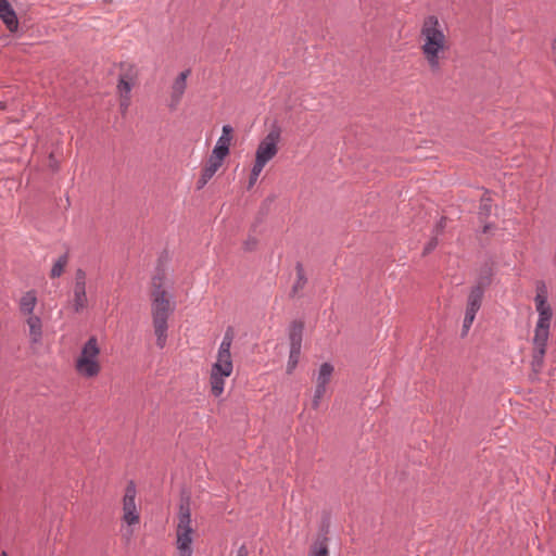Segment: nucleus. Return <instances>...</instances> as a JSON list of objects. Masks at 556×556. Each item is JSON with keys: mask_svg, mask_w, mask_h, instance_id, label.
Wrapping results in <instances>:
<instances>
[{"mask_svg": "<svg viewBox=\"0 0 556 556\" xmlns=\"http://www.w3.org/2000/svg\"><path fill=\"white\" fill-rule=\"evenodd\" d=\"M419 50L429 71L441 72L451 50L448 28L435 15L424 18L419 30Z\"/></svg>", "mask_w": 556, "mask_h": 556, "instance_id": "1", "label": "nucleus"}, {"mask_svg": "<svg viewBox=\"0 0 556 556\" xmlns=\"http://www.w3.org/2000/svg\"><path fill=\"white\" fill-rule=\"evenodd\" d=\"M534 306L538 313V320L535 324L534 334L532 339V366L535 370H539L543 365L553 319V309L551 304L548 303V293L544 285H540L536 287Z\"/></svg>", "mask_w": 556, "mask_h": 556, "instance_id": "2", "label": "nucleus"}, {"mask_svg": "<svg viewBox=\"0 0 556 556\" xmlns=\"http://www.w3.org/2000/svg\"><path fill=\"white\" fill-rule=\"evenodd\" d=\"M165 279L156 275L151 282L153 329L156 337V345L163 349L167 340V319L173 311L170 298L164 289Z\"/></svg>", "mask_w": 556, "mask_h": 556, "instance_id": "3", "label": "nucleus"}, {"mask_svg": "<svg viewBox=\"0 0 556 556\" xmlns=\"http://www.w3.org/2000/svg\"><path fill=\"white\" fill-rule=\"evenodd\" d=\"M232 341V331H226L217 350L215 362L211 366L208 383L210 391L215 397H219L224 393L226 379L229 378L233 371V362L230 351Z\"/></svg>", "mask_w": 556, "mask_h": 556, "instance_id": "4", "label": "nucleus"}, {"mask_svg": "<svg viewBox=\"0 0 556 556\" xmlns=\"http://www.w3.org/2000/svg\"><path fill=\"white\" fill-rule=\"evenodd\" d=\"M195 526L188 504H181L175 521L176 556H192Z\"/></svg>", "mask_w": 556, "mask_h": 556, "instance_id": "5", "label": "nucleus"}, {"mask_svg": "<svg viewBox=\"0 0 556 556\" xmlns=\"http://www.w3.org/2000/svg\"><path fill=\"white\" fill-rule=\"evenodd\" d=\"M101 348L97 337H90L81 346L75 358V370L78 376L91 379L96 378L102 370Z\"/></svg>", "mask_w": 556, "mask_h": 556, "instance_id": "6", "label": "nucleus"}, {"mask_svg": "<svg viewBox=\"0 0 556 556\" xmlns=\"http://www.w3.org/2000/svg\"><path fill=\"white\" fill-rule=\"evenodd\" d=\"M282 130L278 125H273L268 132L258 142L255 150L254 163L257 166L265 167L279 152Z\"/></svg>", "mask_w": 556, "mask_h": 556, "instance_id": "7", "label": "nucleus"}, {"mask_svg": "<svg viewBox=\"0 0 556 556\" xmlns=\"http://www.w3.org/2000/svg\"><path fill=\"white\" fill-rule=\"evenodd\" d=\"M137 490L134 482H129L125 489L122 501V520L126 525L124 535L130 538L134 533L132 527L140 523V509L136 502Z\"/></svg>", "mask_w": 556, "mask_h": 556, "instance_id": "8", "label": "nucleus"}, {"mask_svg": "<svg viewBox=\"0 0 556 556\" xmlns=\"http://www.w3.org/2000/svg\"><path fill=\"white\" fill-rule=\"evenodd\" d=\"M333 371L334 368L331 364L323 363L320 365L315 379V392L312 400V405L314 408H318L321 399L326 394L327 386L331 381Z\"/></svg>", "mask_w": 556, "mask_h": 556, "instance_id": "9", "label": "nucleus"}, {"mask_svg": "<svg viewBox=\"0 0 556 556\" xmlns=\"http://www.w3.org/2000/svg\"><path fill=\"white\" fill-rule=\"evenodd\" d=\"M482 298H483L482 287L481 286L473 287L471 289V291L468 295V300H467V306H466V312H465V317H464V323H463L464 333H467V331L471 327V325L475 320L476 314L481 307Z\"/></svg>", "mask_w": 556, "mask_h": 556, "instance_id": "10", "label": "nucleus"}, {"mask_svg": "<svg viewBox=\"0 0 556 556\" xmlns=\"http://www.w3.org/2000/svg\"><path fill=\"white\" fill-rule=\"evenodd\" d=\"M302 344V327L294 326L290 332V354L287 363V372L292 374L300 361Z\"/></svg>", "mask_w": 556, "mask_h": 556, "instance_id": "11", "label": "nucleus"}, {"mask_svg": "<svg viewBox=\"0 0 556 556\" xmlns=\"http://www.w3.org/2000/svg\"><path fill=\"white\" fill-rule=\"evenodd\" d=\"M191 74L190 70H185L181 73L178 74V76L174 79L172 86H170V92H169V102L168 106L170 110H176L179 105L186 89H187V79L189 75Z\"/></svg>", "mask_w": 556, "mask_h": 556, "instance_id": "12", "label": "nucleus"}, {"mask_svg": "<svg viewBox=\"0 0 556 556\" xmlns=\"http://www.w3.org/2000/svg\"><path fill=\"white\" fill-rule=\"evenodd\" d=\"M86 294V273L78 269L75 274V285L73 291V308L75 312H80L87 306Z\"/></svg>", "mask_w": 556, "mask_h": 556, "instance_id": "13", "label": "nucleus"}, {"mask_svg": "<svg viewBox=\"0 0 556 556\" xmlns=\"http://www.w3.org/2000/svg\"><path fill=\"white\" fill-rule=\"evenodd\" d=\"M224 159L220 156H216L211 153L210 157L207 159L206 163L204 164L200 178L198 180V189L203 188L211 178L216 174V172L223 165Z\"/></svg>", "mask_w": 556, "mask_h": 556, "instance_id": "14", "label": "nucleus"}, {"mask_svg": "<svg viewBox=\"0 0 556 556\" xmlns=\"http://www.w3.org/2000/svg\"><path fill=\"white\" fill-rule=\"evenodd\" d=\"M232 127L230 125H224L222 129V136L218 138L212 154L226 159L229 154V148L232 141Z\"/></svg>", "mask_w": 556, "mask_h": 556, "instance_id": "15", "label": "nucleus"}, {"mask_svg": "<svg viewBox=\"0 0 556 556\" xmlns=\"http://www.w3.org/2000/svg\"><path fill=\"white\" fill-rule=\"evenodd\" d=\"M0 18L5 24L7 28L14 33L18 28V20L15 11L8 0H0Z\"/></svg>", "mask_w": 556, "mask_h": 556, "instance_id": "16", "label": "nucleus"}, {"mask_svg": "<svg viewBox=\"0 0 556 556\" xmlns=\"http://www.w3.org/2000/svg\"><path fill=\"white\" fill-rule=\"evenodd\" d=\"M135 85L136 84H134V83L118 79L117 91L119 94V108H121L122 112H126L130 105V101H131L130 92Z\"/></svg>", "mask_w": 556, "mask_h": 556, "instance_id": "17", "label": "nucleus"}, {"mask_svg": "<svg viewBox=\"0 0 556 556\" xmlns=\"http://www.w3.org/2000/svg\"><path fill=\"white\" fill-rule=\"evenodd\" d=\"M37 305V294L34 290L25 292L20 299V311L24 316H31Z\"/></svg>", "mask_w": 556, "mask_h": 556, "instance_id": "18", "label": "nucleus"}, {"mask_svg": "<svg viewBox=\"0 0 556 556\" xmlns=\"http://www.w3.org/2000/svg\"><path fill=\"white\" fill-rule=\"evenodd\" d=\"M26 324L29 329V338L33 343H38L42 336V324L37 315L26 316Z\"/></svg>", "mask_w": 556, "mask_h": 556, "instance_id": "19", "label": "nucleus"}, {"mask_svg": "<svg viewBox=\"0 0 556 556\" xmlns=\"http://www.w3.org/2000/svg\"><path fill=\"white\" fill-rule=\"evenodd\" d=\"M138 78V70L132 64H122L119 80H125L136 84Z\"/></svg>", "mask_w": 556, "mask_h": 556, "instance_id": "20", "label": "nucleus"}, {"mask_svg": "<svg viewBox=\"0 0 556 556\" xmlns=\"http://www.w3.org/2000/svg\"><path fill=\"white\" fill-rule=\"evenodd\" d=\"M308 556H329L326 539L316 541L309 549Z\"/></svg>", "mask_w": 556, "mask_h": 556, "instance_id": "21", "label": "nucleus"}, {"mask_svg": "<svg viewBox=\"0 0 556 556\" xmlns=\"http://www.w3.org/2000/svg\"><path fill=\"white\" fill-rule=\"evenodd\" d=\"M66 265H67V256L66 255L60 256L54 262V264L51 268L50 277L51 278L60 277L63 274Z\"/></svg>", "mask_w": 556, "mask_h": 556, "instance_id": "22", "label": "nucleus"}, {"mask_svg": "<svg viewBox=\"0 0 556 556\" xmlns=\"http://www.w3.org/2000/svg\"><path fill=\"white\" fill-rule=\"evenodd\" d=\"M263 169H264L263 167L253 164V166L251 168L250 177H249L248 188H252L255 185V182L257 181Z\"/></svg>", "mask_w": 556, "mask_h": 556, "instance_id": "23", "label": "nucleus"}, {"mask_svg": "<svg viewBox=\"0 0 556 556\" xmlns=\"http://www.w3.org/2000/svg\"><path fill=\"white\" fill-rule=\"evenodd\" d=\"M552 49H553L554 55L556 56V40L553 42Z\"/></svg>", "mask_w": 556, "mask_h": 556, "instance_id": "24", "label": "nucleus"}, {"mask_svg": "<svg viewBox=\"0 0 556 556\" xmlns=\"http://www.w3.org/2000/svg\"><path fill=\"white\" fill-rule=\"evenodd\" d=\"M489 208H490L489 204H488L486 202H484V203H483V210H485V211H486V213H488V212H489Z\"/></svg>", "mask_w": 556, "mask_h": 556, "instance_id": "25", "label": "nucleus"}, {"mask_svg": "<svg viewBox=\"0 0 556 556\" xmlns=\"http://www.w3.org/2000/svg\"><path fill=\"white\" fill-rule=\"evenodd\" d=\"M4 109H5V103L0 101V110H4Z\"/></svg>", "mask_w": 556, "mask_h": 556, "instance_id": "26", "label": "nucleus"}, {"mask_svg": "<svg viewBox=\"0 0 556 556\" xmlns=\"http://www.w3.org/2000/svg\"><path fill=\"white\" fill-rule=\"evenodd\" d=\"M434 247V243H430L426 251H430Z\"/></svg>", "mask_w": 556, "mask_h": 556, "instance_id": "27", "label": "nucleus"}, {"mask_svg": "<svg viewBox=\"0 0 556 556\" xmlns=\"http://www.w3.org/2000/svg\"><path fill=\"white\" fill-rule=\"evenodd\" d=\"M245 244H247V250L252 249V247H250L248 242Z\"/></svg>", "mask_w": 556, "mask_h": 556, "instance_id": "28", "label": "nucleus"}, {"mask_svg": "<svg viewBox=\"0 0 556 556\" xmlns=\"http://www.w3.org/2000/svg\"><path fill=\"white\" fill-rule=\"evenodd\" d=\"M249 245H254L255 244V241H252V242H248Z\"/></svg>", "mask_w": 556, "mask_h": 556, "instance_id": "29", "label": "nucleus"}, {"mask_svg": "<svg viewBox=\"0 0 556 556\" xmlns=\"http://www.w3.org/2000/svg\"><path fill=\"white\" fill-rule=\"evenodd\" d=\"M249 245H254L255 244V241H252V242H248Z\"/></svg>", "mask_w": 556, "mask_h": 556, "instance_id": "30", "label": "nucleus"}, {"mask_svg": "<svg viewBox=\"0 0 556 556\" xmlns=\"http://www.w3.org/2000/svg\"><path fill=\"white\" fill-rule=\"evenodd\" d=\"M1 556H7V554H5V553H2V555H1Z\"/></svg>", "mask_w": 556, "mask_h": 556, "instance_id": "31", "label": "nucleus"}]
</instances>
